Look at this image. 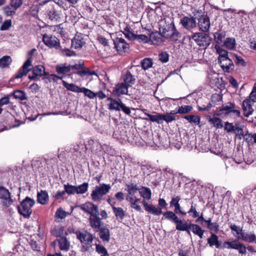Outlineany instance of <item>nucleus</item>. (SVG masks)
<instances>
[{
  "label": "nucleus",
  "mask_w": 256,
  "mask_h": 256,
  "mask_svg": "<svg viewBox=\"0 0 256 256\" xmlns=\"http://www.w3.org/2000/svg\"><path fill=\"white\" fill-rule=\"evenodd\" d=\"M114 42V47L118 52H126L129 48V44L122 38H117Z\"/></svg>",
  "instance_id": "f8f14e48"
},
{
  "label": "nucleus",
  "mask_w": 256,
  "mask_h": 256,
  "mask_svg": "<svg viewBox=\"0 0 256 256\" xmlns=\"http://www.w3.org/2000/svg\"><path fill=\"white\" fill-rule=\"evenodd\" d=\"M124 83L128 86L134 84L135 82V78L130 72L128 71L123 77Z\"/></svg>",
  "instance_id": "f704fd0d"
},
{
  "label": "nucleus",
  "mask_w": 256,
  "mask_h": 256,
  "mask_svg": "<svg viewBox=\"0 0 256 256\" xmlns=\"http://www.w3.org/2000/svg\"><path fill=\"white\" fill-rule=\"evenodd\" d=\"M64 188L66 192L68 194L80 193V186H76L68 184L64 185Z\"/></svg>",
  "instance_id": "473e14b6"
},
{
  "label": "nucleus",
  "mask_w": 256,
  "mask_h": 256,
  "mask_svg": "<svg viewBox=\"0 0 256 256\" xmlns=\"http://www.w3.org/2000/svg\"><path fill=\"white\" fill-rule=\"evenodd\" d=\"M12 58L10 56H4L0 59V67L2 68L8 66L12 62Z\"/></svg>",
  "instance_id": "37998d69"
},
{
  "label": "nucleus",
  "mask_w": 256,
  "mask_h": 256,
  "mask_svg": "<svg viewBox=\"0 0 256 256\" xmlns=\"http://www.w3.org/2000/svg\"><path fill=\"white\" fill-rule=\"evenodd\" d=\"M158 59L162 63L166 62L168 61L169 55L166 52H162L158 54Z\"/></svg>",
  "instance_id": "bf43d9fd"
},
{
  "label": "nucleus",
  "mask_w": 256,
  "mask_h": 256,
  "mask_svg": "<svg viewBox=\"0 0 256 256\" xmlns=\"http://www.w3.org/2000/svg\"><path fill=\"white\" fill-rule=\"evenodd\" d=\"M134 40H138L140 42L147 43L149 42L150 38L144 34H136Z\"/></svg>",
  "instance_id": "4d7b16f0"
},
{
  "label": "nucleus",
  "mask_w": 256,
  "mask_h": 256,
  "mask_svg": "<svg viewBox=\"0 0 256 256\" xmlns=\"http://www.w3.org/2000/svg\"><path fill=\"white\" fill-rule=\"evenodd\" d=\"M36 48H32L28 52V58L27 60L26 61V62L24 63L22 67V68L18 70V74L16 76V78H21L24 76L26 75L31 70L32 64V60L30 59L32 56H33L34 52H36Z\"/></svg>",
  "instance_id": "39448f33"
},
{
  "label": "nucleus",
  "mask_w": 256,
  "mask_h": 256,
  "mask_svg": "<svg viewBox=\"0 0 256 256\" xmlns=\"http://www.w3.org/2000/svg\"><path fill=\"white\" fill-rule=\"evenodd\" d=\"M162 214L165 219L169 220L174 223L175 222L178 218V216L176 214V213L172 211L168 210L164 212H162Z\"/></svg>",
  "instance_id": "4c0bfd02"
},
{
  "label": "nucleus",
  "mask_w": 256,
  "mask_h": 256,
  "mask_svg": "<svg viewBox=\"0 0 256 256\" xmlns=\"http://www.w3.org/2000/svg\"><path fill=\"white\" fill-rule=\"evenodd\" d=\"M159 32L161 36L170 39L173 42H176L180 37V34L176 30L173 22L166 25V27H160Z\"/></svg>",
  "instance_id": "f257e3e1"
},
{
  "label": "nucleus",
  "mask_w": 256,
  "mask_h": 256,
  "mask_svg": "<svg viewBox=\"0 0 256 256\" xmlns=\"http://www.w3.org/2000/svg\"><path fill=\"white\" fill-rule=\"evenodd\" d=\"M224 46L227 48L232 50L236 48V40L234 38H226L224 43Z\"/></svg>",
  "instance_id": "ea45409f"
},
{
  "label": "nucleus",
  "mask_w": 256,
  "mask_h": 256,
  "mask_svg": "<svg viewBox=\"0 0 256 256\" xmlns=\"http://www.w3.org/2000/svg\"><path fill=\"white\" fill-rule=\"evenodd\" d=\"M249 97V100L252 102H256V83L254 84Z\"/></svg>",
  "instance_id": "69168bd1"
},
{
  "label": "nucleus",
  "mask_w": 256,
  "mask_h": 256,
  "mask_svg": "<svg viewBox=\"0 0 256 256\" xmlns=\"http://www.w3.org/2000/svg\"><path fill=\"white\" fill-rule=\"evenodd\" d=\"M110 188V184H102L99 186H96L95 190H93L91 194L92 200L95 201L101 200L103 196L109 192Z\"/></svg>",
  "instance_id": "20e7f679"
},
{
  "label": "nucleus",
  "mask_w": 256,
  "mask_h": 256,
  "mask_svg": "<svg viewBox=\"0 0 256 256\" xmlns=\"http://www.w3.org/2000/svg\"><path fill=\"white\" fill-rule=\"evenodd\" d=\"M139 193L144 199L143 200H150L152 198V192L150 188L142 186L141 188H140Z\"/></svg>",
  "instance_id": "2f4dec72"
},
{
  "label": "nucleus",
  "mask_w": 256,
  "mask_h": 256,
  "mask_svg": "<svg viewBox=\"0 0 256 256\" xmlns=\"http://www.w3.org/2000/svg\"><path fill=\"white\" fill-rule=\"evenodd\" d=\"M188 213L193 218H196L198 216V213L196 210V206H193L192 204L190 208Z\"/></svg>",
  "instance_id": "680f3d73"
},
{
  "label": "nucleus",
  "mask_w": 256,
  "mask_h": 256,
  "mask_svg": "<svg viewBox=\"0 0 256 256\" xmlns=\"http://www.w3.org/2000/svg\"><path fill=\"white\" fill-rule=\"evenodd\" d=\"M212 104L209 102L206 105L202 104V106L198 105L197 108L199 111H208L212 107Z\"/></svg>",
  "instance_id": "e2e57ef3"
},
{
  "label": "nucleus",
  "mask_w": 256,
  "mask_h": 256,
  "mask_svg": "<svg viewBox=\"0 0 256 256\" xmlns=\"http://www.w3.org/2000/svg\"><path fill=\"white\" fill-rule=\"evenodd\" d=\"M38 202L41 204H46L49 200L48 192L46 190H41L37 194Z\"/></svg>",
  "instance_id": "bb28decb"
},
{
  "label": "nucleus",
  "mask_w": 256,
  "mask_h": 256,
  "mask_svg": "<svg viewBox=\"0 0 256 256\" xmlns=\"http://www.w3.org/2000/svg\"><path fill=\"white\" fill-rule=\"evenodd\" d=\"M126 200L130 202L132 208L136 210L138 212H142L140 206L138 204V202H140V198L136 197L128 196L126 198Z\"/></svg>",
  "instance_id": "4be33fe9"
},
{
  "label": "nucleus",
  "mask_w": 256,
  "mask_h": 256,
  "mask_svg": "<svg viewBox=\"0 0 256 256\" xmlns=\"http://www.w3.org/2000/svg\"><path fill=\"white\" fill-rule=\"evenodd\" d=\"M61 54L63 56H72L76 55L75 52L68 48H62L60 50Z\"/></svg>",
  "instance_id": "13d9d810"
},
{
  "label": "nucleus",
  "mask_w": 256,
  "mask_h": 256,
  "mask_svg": "<svg viewBox=\"0 0 256 256\" xmlns=\"http://www.w3.org/2000/svg\"><path fill=\"white\" fill-rule=\"evenodd\" d=\"M180 23L184 28L188 30H190L196 26V19L192 16H184L181 19Z\"/></svg>",
  "instance_id": "ddd939ff"
},
{
  "label": "nucleus",
  "mask_w": 256,
  "mask_h": 256,
  "mask_svg": "<svg viewBox=\"0 0 256 256\" xmlns=\"http://www.w3.org/2000/svg\"><path fill=\"white\" fill-rule=\"evenodd\" d=\"M214 48L216 50V52L219 54V56L218 59V62L228 58V52H227V50L220 48L218 45H216L214 46Z\"/></svg>",
  "instance_id": "c9c22d12"
},
{
  "label": "nucleus",
  "mask_w": 256,
  "mask_h": 256,
  "mask_svg": "<svg viewBox=\"0 0 256 256\" xmlns=\"http://www.w3.org/2000/svg\"><path fill=\"white\" fill-rule=\"evenodd\" d=\"M0 200L1 204L5 208H8L14 202L9 190L2 186H0Z\"/></svg>",
  "instance_id": "423d86ee"
},
{
  "label": "nucleus",
  "mask_w": 256,
  "mask_h": 256,
  "mask_svg": "<svg viewBox=\"0 0 256 256\" xmlns=\"http://www.w3.org/2000/svg\"><path fill=\"white\" fill-rule=\"evenodd\" d=\"M100 231V237L104 242H108L110 240V232L108 228L103 226L100 228L98 229Z\"/></svg>",
  "instance_id": "cd10ccee"
},
{
  "label": "nucleus",
  "mask_w": 256,
  "mask_h": 256,
  "mask_svg": "<svg viewBox=\"0 0 256 256\" xmlns=\"http://www.w3.org/2000/svg\"><path fill=\"white\" fill-rule=\"evenodd\" d=\"M113 212L118 221H122L125 216V212L120 207L113 206Z\"/></svg>",
  "instance_id": "72a5a7b5"
},
{
  "label": "nucleus",
  "mask_w": 256,
  "mask_h": 256,
  "mask_svg": "<svg viewBox=\"0 0 256 256\" xmlns=\"http://www.w3.org/2000/svg\"><path fill=\"white\" fill-rule=\"evenodd\" d=\"M79 36L76 34L72 40L71 48L78 49L80 48V40Z\"/></svg>",
  "instance_id": "09e8293b"
},
{
  "label": "nucleus",
  "mask_w": 256,
  "mask_h": 256,
  "mask_svg": "<svg viewBox=\"0 0 256 256\" xmlns=\"http://www.w3.org/2000/svg\"><path fill=\"white\" fill-rule=\"evenodd\" d=\"M92 236L86 232H81V243L84 242L86 246H83L85 250H87L92 242Z\"/></svg>",
  "instance_id": "412c9836"
},
{
  "label": "nucleus",
  "mask_w": 256,
  "mask_h": 256,
  "mask_svg": "<svg viewBox=\"0 0 256 256\" xmlns=\"http://www.w3.org/2000/svg\"><path fill=\"white\" fill-rule=\"evenodd\" d=\"M33 76H29L30 79H34L37 76H41L46 75L45 72V68L42 65L35 66L32 69Z\"/></svg>",
  "instance_id": "aec40b11"
},
{
  "label": "nucleus",
  "mask_w": 256,
  "mask_h": 256,
  "mask_svg": "<svg viewBox=\"0 0 256 256\" xmlns=\"http://www.w3.org/2000/svg\"><path fill=\"white\" fill-rule=\"evenodd\" d=\"M253 104L254 102L248 99H246L243 101L242 110L244 115L246 117H248L252 115L254 112Z\"/></svg>",
  "instance_id": "2eb2a0df"
},
{
  "label": "nucleus",
  "mask_w": 256,
  "mask_h": 256,
  "mask_svg": "<svg viewBox=\"0 0 256 256\" xmlns=\"http://www.w3.org/2000/svg\"><path fill=\"white\" fill-rule=\"evenodd\" d=\"M218 63L224 72H230L234 68L233 62L228 57L218 61Z\"/></svg>",
  "instance_id": "9d476101"
},
{
  "label": "nucleus",
  "mask_w": 256,
  "mask_h": 256,
  "mask_svg": "<svg viewBox=\"0 0 256 256\" xmlns=\"http://www.w3.org/2000/svg\"><path fill=\"white\" fill-rule=\"evenodd\" d=\"M184 118L189 122L196 125H198L200 121V116L194 114L185 116H184Z\"/></svg>",
  "instance_id": "e433bc0d"
},
{
  "label": "nucleus",
  "mask_w": 256,
  "mask_h": 256,
  "mask_svg": "<svg viewBox=\"0 0 256 256\" xmlns=\"http://www.w3.org/2000/svg\"><path fill=\"white\" fill-rule=\"evenodd\" d=\"M237 239L242 241L252 243L254 242L256 240V236L252 232H244L242 236L237 237Z\"/></svg>",
  "instance_id": "6ab92c4d"
},
{
  "label": "nucleus",
  "mask_w": 256,
  "mask_h": 256,
  "mask_svg": "<svg viewBox=\"0 0 256 256\" xmlns=\"http://www.w3.org/2000/svg\"><path fill=\"white\" fill-rule=\"evenodd\" d=\"M42 41L47 46L50 48L56 49L60 48V41L55 36L45 34L42 36Z\"/></svg>",
  "instance_id": "0eeeda50"
},
{
  "label": "nucleus",
  "mask_w": 256,
  "mask_h": 256,
  "mask_svg": "<svg viewBox=\"0 0 256 256\" xmlns=\"http://www.w3.org/2000/svg\"><path fill=\"white\" fill-rule=\"evenodd\" d=\"M140 64L144 70H148L152 66V60L151 58H145L141 61Z\"/></svg>",
  "instance_id": "79ce46f5"
},
{
  "label": "nucleus",
  "mask_w": 256,
  "mask_h": 256,
  "mask_svg": "<svg viewBox=\"0 0 256 256\" xmlns=\"http://www.w3.org/2000/svg\"><path fill=\"white\" fill-rule=\"evenodd\" d=\"M10 98L8 96H5L0 99V114L2 112V106L10 103Z\"/></svg>",
  "instance_id": "052dcab7"
},
{
  "label": "nucleus",
  "mask_w": 256,
  "mask_h": 256,
  "mask_svg": "<svg viewBox=\"0 0 256 256\" xmlns=\"http://www.w3.org/2000/svg\"><path fill=\"white\" fill-rule=\"evenodd\" d=\"M107 100L110 102L108 104V109L110 110H115L119 111L120 110L121 104H122V101L120 100L118 101L112 98H108Z\"/></svg>",
  "instance_id": "a878e982"
},
{
  "label": "nucleus",
  "mask_w": 256,
  "mask_h": 256,
  "mask_svg": "<svg viewBox=\"0 0 256 256\" xmlns=\"http://www.w3.org/2000/svg\"><path fill=\"white\" fill-rule=\"evenodd\" d=\"M198 24L200 30L208 32L210 26L209 18L207 16H202L198 18Z\"/></svg>",
  "instance_id": "1a4fd4ad"
},
{
  "label": "nucleus",
  "mask_w": 256,
  "mask_h": 256,
  "mask_svg": "<svg viewBox=\"0 0 256 256\" xmlns=\"http://www.w3.org/2000/svg\"><path fill=\"white\" fill-rule=\"evenodd\" d=\"M128 87L129 86L124 82L119 83L116 86L112 93L116 96H120L122 94H127Z\"/></svg>",
  "instance_id": "4468645a"
},
{
  "label": "nucleus",
  "mask_w": 256,
  "mask_h": 256,
  "mask_svg": "<svg viewBox=\"0 0 256 256\" xmlns=\"http://www.w3.org/2000/svg\"><path fill=\"white\" fill-rule=\"evenodd\" d=\"M188 230H192L194 234L198 236L200 238H203L204 230H202L198 224H190Z\"/></svg>",
  "instance_id": "5701e85b"
},
{
  "label": "nucleus",
  "mask_w": 256,
  "mask_h": 256,
  "mask_svg": "<svg viewBox=\"0 0 256 256\" xmlns=\"http://www.w3.org/2000/svg\"><path fill=\"white\" fill-rule=\"evenodd\" d=\"M98 213L91 215L89 217V222L91 227L95 230H98L104 225L101 218L98 216Z\"/></svg>",
  "instance_id": "6e6552de"
},
{
  "label": "nucleus",
  "mask_w": 256,
  "mask_h": 256,
  "mask_svg": "<svg viewBox=\"0 0 256 256\" xmlns=\"http://www.w3.org/2000/svg\"><path fill=\"white\" fill-rule=\"evenodd\" d=\"M81 210L90 214V216L98 213V206L90 202H87L81 205Z\"/></svg>",
  "instance_id": "dca6fc26"
},
{
  "label": "nucleus",
  "mask_w": 256,
  "mask_h": 256,
  "mask_svg": "<svg viewBox=\"0 0 256 256\" xmlns=\"http://www.w3.org/2000/svg\"><path fill=\"white\" fill-rule=\"evenodd\" d=\"M56 70L59 74H65L70 70V66L66 64L57 66Z\"/></svg>",
  "instance_id": "a19ab883"
},
{
  "label": "nucleus",
  "mask_w": 256,
  "mask_h": 256,
  "mask_svg": "<svg viewBox=\"0 0 256 256\" xmlns=\"http://www.w3.org/2000/svg\"><path fill=\"white\" fill-rule=\"evenodd\" d=\"M206 32H198L194 33L192 38L200 47L206 48L210 44L212 38Z\"/></svg>",
  "instance_id": "f03ea898"
},
{
  "label": "nucleus",
  "mask_w": 256,
  "mask_h": 256,
  "mask_svg": "<svg viewBox=\"0 0 256 256\" xmlns=\"http://www.w3.org/2000/svg\"><path fill=\"white\" fill-rule=\"evenodd\" d=\"M70 213L66 212L62 208H58L55 214V217L56 218L63 219L70 215Z\"/></svg>",
  "instance_id": "c03bdc74"
},
{
  "label": "nucleus",
  "mask_w": 256,
  "mask_h": 256,
  "mask_svg": "<svg viewBox=\"0 0 256 256\" xmlns=\"http://www.w3.org/2000/svg\"><path fill=\"white\" fill-rule=\"evenodd\" d=\"M230 228L232 231H234L236 232L238 235L237 237L242 236V234H243L244 231L241 228L237 226L235 224H231Z\"/></svg>",
  "instance_id": "3c124183"
},
{
  "label": "nucleus",
  "mask_w": 256,
  "mask_h": 256,
  "mask_svg": "<svg viewBox=\"0 0 256 256\" xmlns=\"http://www.w3.org/2000/svg\"><path fill=\"white\" fill-rule=\"evenodd\" d=\"M60 248L62 250L67 251L70 248V243L64 237L60 238L58 240Z\"/></svg>",
  "instance_id": "58836bf2"
},
{
  "label": "nucleus",
  "mask_w": 256,
  "mask_h": 256,
  "mask_svg": "<svg viewBox=\"0 0 256 256\" xmlns=\"http://www.w3.org/2000/svg\"><path fill=\"white\" fill-rule=\"evenodd\" d=\"M156 114H150L145 112L144 115L148 118H144L146 120H150L152 122H156L158 124H162V114L154 112Z\"/></svg>",
  "instance_id": "c85d7f7f"
},
{
  "label": "nucleus",
  "mask_w": 256,
  "mask_h": 256,
  "mask_svg": "<svg viewBox=\"0 0 256 256\" xmlns=\"http://www.w3.org/2000/svg\"><path fill=\"white\" fill-rule=\"evenodd\" d=\"M81 92L84 93L85 96L90 98H93L96 96L94 92L85 88H81Z\"/></svg>",
  "instance_id": "8fccbe9b"
},
{
  "label": "nucleus",
  "mask_w": 256,
  "mask_h": 256,
  "mask_svg": "<svg viewBox=\"0 0 256 256\" xmlns=\"http://www.w3.org/2000/svg\"><path fill=\"white\" fill-rule=\"evenodd\" d=\"M208 122L212 126L217 129L222 128L224 126L222 123V120L220 118L214 116L212 117L208 116Z\"/></svg>",
  "instance_id": "7c9ffc66"
},
{
  "label": "nucleus",
  "mask_w": 256,
  "mask_h": 256,
  "mask_svg": "<svg viewBox=\"0 0 256 256\" xmlns=\"http://www.w3.org/2000/svg\"><path fill=\"white\" fill-rule=\"evenodd\" d=\"M96 251L101 255V256H106L108 255V252L106 248L102 246L96 244Z\"/></svg>",
  "instance_id": "6e6d98bb"
},
{
  "label": "nucleus",
  "mask_w": 256,
  "mask_h": 256,
  "mask_svg": "<svg viewBox=\"0 0 256 256\" xmlns=\"http://www.w3.org/2000/svg\"><path fill=\"white\" fill-rule=\"evenodd\" d=\"M234 132L236 134V136H237L239 139H241L242 138L244 137V136L243 129L241 127H236Z\"/></svg>",
  "instance_id": "0e129e2a"
},
{
  "label": "nucleus",
  "mask_w": 256,
  "mask_h": 256,
  "mask_svg": "<svg viewBox=\"0 0 256 256\" xmlns=\"http://www.w3.org/2000/svg\"><path fill=\"white\" fill-rule=\"evenodd\" d=\"M12 26L10 20H6L1 26L0 30H8Z\"/></svg>",
  "instance_id": "774afa93"
},
{
  "label": "nucleus",
  "mask_w": 256,
  "mask_h": 256,
  "mask_svg": "<svg viewBox=\"0 0 256 256\" xmlns=\"http://www.w3.org/2000/svg\"><path fill=\"white\" fill-rule=\"evenodd\" d=\"M95 74L94 71H90L84 66V63H81V80H86L90 82L92 79V76Z\"/></svg>",
  "instance_id": "f3484780"
},
{
  "label": "nucleus",
  "mask_w": 256,
  "mask_h": 256,
  "mask_svg": "<svg viewBox=\"0 0 256 256\" xmlns=\"http://www.w3.org/2000/svg\"><path fill=\"white\" fill-rule=\"evenodd\" d=\"M226 34L224 32H216L214 34V40L218 44H220L222 42Z\"/></svg>",
  "instance_id": "49530a36"
},
{
  "label": "nucleus",
  "mask_w": 256,
  "mask_h": 256,
  "mask_svg": "<svg viewBox=\"0 0 256 256\" xmlns=\"http://www.w3.org/2000/svg\"><path fill=\"white\" fill-rule=\"evenodd\" d=\"M35 203L34 200L26 197L18 206V212L25 218H28L32 212V208Z\"/></svg>",
  "instance_id": "7ed1b4c3"
},
{
  "label": "nucleus",
  "mask_w": 256,
  "mask_h": 256,
  "mask_svg": "<svg viewBox=\"0 0 256 256\" xmlns=\"http://www.w3.org/2000/svg\"><path fill=\"white\" fill-rule=\"evenodd\" d=\"M17 8H15L13 6H8L4 10V13L6 16H11L15 14Z\"/></svg>",
  "instance_id": "5fc2aeb1"
},
{
  "label": "nucleus",
  "mask_w": 256,
  "mask_h": 256,
  "mask_svg": "<svg viewBox=\"0 0 256 256\" xmlns=\"http://www.w3.org/2000/svg\"><path fill=\"white\" fill-rule=\"evenodd\" d=\"M142 203L145 210L148 212L156 216H159L162 214V212L161 208L153 204H148L146 200H142Z\"/></svg>",
  "instance_id": "9b49d317"
},
{
  "label": "nucleus",
  "mask_w": 256,
  "mask_h": 256,
  "mask_svg": "<svg viewBox=\"0 0 256 256\" xmlns=\"http://www.w3.org/2000/svg\"><path fill=\"white\" fill-rule=\"evenodd\" d=\"M206 223L207 224L206 228L210 230V234H216L218 232L220 226L217 222H212L211 218H209L206 221Z\"/></svg>",
  "instance_id": "c756f323"
},
{
  "label": "nucleus",
  "mask_w": 256,
  "mask_h": 256,
  "mask_svg": "<svg viewBox=\"0 0 256 256\" xmlns=\"http://www.w3.org/2000/svg\"><path fill=\"white\" fill-rule=\"evenodd\" d=\"M208 244L210 247L215 246L216 248H220L221 242L218 240V237L214 233H212L209 238H208Z\"/></svg>",
  "instance_id": "b1692460"
},
{
  "label": "nucleus",
  "mask_w": 256,
  "mask_h": 256,
  "mask_svg": "<svg viewBox=\"0 0 256 256\" xmlns=\"http://www.w3.org/2000/svg\"><path fill=\"white\" fill-rule=\"evenodd\" d=\"M140 188H138L137 185L133 183L126 184L125 190L128 192L126 197H136L134 194L138 190L140 191Z\"/></svg>",
  "instance_id": "393cba45"
},
{
  "label": "nucleus",
  "mask_w": 256,
  "mask_h": 256,
  "mask_svg": "<svg viewBox=\"0 0 256 256\" xmlns=\"http://www.w3.org/2000/svg\"><path fill=\"white\" fill-rule=\"evenodd\" d=\"M174 224H176V230L180 231H186L189 235L191 234L190 232L188 230L190 224L185 220H180L178 218Z\"/></svg>",
  "instance_id": "a211bd4d"
},
{
  "label": "nucleus",
  "mask_w": 256,
  "mask_h": 256,
  "mask_svg": "<svg viewBox=\"0 0 256 256\" xmlns=\"http://www.w3.org/2000/svg\"><path fill=\"white\" fill-rule=\"evenodd\" d=\"M192 110L191 106H182L178 108V112L180 114H186L190 112Z\"/></svg>",
  "instance_id": "de8ad7c7"
},
{
  "label": "nucleus",
  "mask_w": 256,
  "mask_h": 256,
  "mask_svg": "<svg viewBox=\"0 0 256 256\" xmlns=\"http://www.w3.org/2000/svg\"><path fill=\"white\" fill-rule=\"evenodd\" d=\"M236 108V106L234 103L228 102L224 104H223L220 110L226 111V114H230L231 111Z\"/></svg>",
  "instance_id": "a18cd8bd"
},
{
  "label": "nucleus",
  "mask_w": 256,
  "mask_h": 256,
  "mask_svg": "<svg viewBox=\"0 0 256 256\" xmlns=\"http://www.w3.org/2000/svg\"><path fill=\"white\" fill-rule=\"evenodd\" d=\"M64 85L68 90L73 92H78L79 88L73 84H68L64 81H63Z\"/></svg>",
  "instance_id": "338daca9"
},
{
  "label": "nucleus",
  "mask_w": 256,
  "mask_h": 256,
  "mask_svg": "<svg viewBox=\"0 0 256 256\" xmlns=\"http://www.w3.org/2000/svg\"><path fill=\"white\" fill-rule=\"evenodd\" d=\"M14 96L16 98L20 100H24L26 99V94L22 90H17L14 92Z\"/></svg>",
  "instance_id": "603ef678"
},
{
  "label": "nucleus",
  "mask_w": 256,
  "mask_h": 256,
  "mask_svg": "<svg viewBox=\"0 0 256 256\" xmlns=\"http://www.w3.org/2000/svg\"><path fill=\"white\" fill-rule=\"evenodd\" d=\"M236 127L232 123L226 122L224 124V129L228 133L234 132Z\"/></svg>",
  "instance_id": "864d4df0"
}]
</instances>
